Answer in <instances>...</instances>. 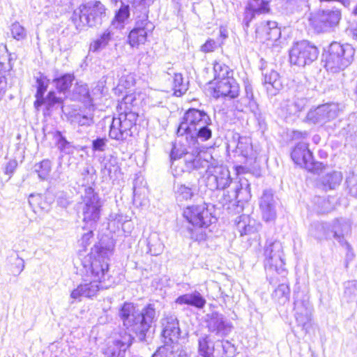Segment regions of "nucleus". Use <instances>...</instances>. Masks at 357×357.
<instances>
[{"mask_svg":"<svg viewBox=\"0 0 357 357\" xmlns=\"http://www.w3.org/2000/svg\"><path fill=\"white\" fill-rule=\"evenodd\" d=\"M48 83L49 80L42 75L36 79L37 92L36 94V100L34 102V105L37 108L43 104V95L47 90Z\"/></svg>","mask_w":357,"mask_h":357,"instance_id":"e433bc0d","label":"nucleus"},{"mask_svg":"<svg viewBox=\"0 0 357 357\" xmlns=\"http://www.w3.org/2000/svg\"><path fill=\"white\" fill-rule=\"evenodd\" d=\"M17 166V162L16 160H10L6 165L5 174L10 176L15 172Z\"/></svg>","mask_w":357,"mask_h":357,"instance_id":"680f3d73","label":"nucleus"},{"mask_svg":"<svg viewBox=\"0 0 357 357\" xmlns=\"http://www.w3.org/2000/svg\"><path fill=\"white\" fill-rule=\"evenodd\" d=\"M112 33L109 30L105 31L97 39L91 43L89 51L98 52L105 48L112 40Z\"/></svg>","mask_w":357,"mask_h":357,"instance_id":"72a5a7b5","label":"nucleus"},{"mask_svg":"<svg viewBox=\"0 0 357 357\" xmlns=\"http://www.w3.org/2000/svg\"><path fill=\"white\" fill-rule=\"evenodd\" d=\"M318 229L324 230L323 234H315L318 240L329 239L333 237L340 245L350 250V245L346 240V237L351 234V225L349 220L337 218L331 222L319 225Z\"/></svg>","mask_w":357,"mask_h":357,"instance_id":"6e6552de","label":"nucleus"},{"mask_svg":"<svg viewBox=\"0 0 357 357\" xmlns=\"http://www.w3.org/2000/svg\"><path fill=\"white\" fill-rule=\"evenodd\" d=\"M148 252L153 256L160 255L164 250V245L157 233H152L147 238Z\"/></svg>","mask_w":357,"mask_h":357,"instance_id":"473e14b6","label":"nucleus"},{"mask_svg":"<svg viewBox=\"0 0 357 357\" xmlns=\"http://www.w3.org/2000/svg\"><path fill=\"white\" fill-rule=\"evenodd\" d=\"M236 222V228L241 236L255 234L261 228V224L246 215H240Z\"/></svg>","mask_w":357,"mask_h":357,"instance_id":"cd10ccee","label":"nucleus"},{"mask_svg":"<svg viewBox=\"0 0 357 357\" xmlns=\"http://www.w3.org/2000/svg\"><path fill=\"white\" fill-rule=\"evenodd\" d=\"M354 54L355 50L349 44L331 43L326 59V70L333 73L344 70L351 63Z\"/></svg>","mask_w":357,"mask_h":357,"instance_id":"423d86ee","label":"nucleus"},{"mask_svg":"<svg viewBox=\"0 0 357 357\" xmlns=\"http://www.w3.org/2000/svg\"><path fill=\"white\" fill-rule=\"evenodd\" d=\"M75 98L86 103H90L91 98L90 97L88 86L85 84H77L73 90Z\"/></svg>","mask_w":357,"mask_h":357,"instance_id":"37998d69","label":"nucleus"},{"mask_svg":"<svg viewBox=\"0 0 357 357\" xmlns=\"http://www.w3.org/2000/svg\"><path fill=\"white\" fill-rule=\"evenodd\" d=\"M342 180L340 172L333 171L327 173L321 178V183L326 190H333L337 187Z\"/></svg>","mask_w":357,"mask_h":357,"instance_id":"2f4dec72","label":"nucleus"},{"mask_svg":"<svg viewBox=\"0 0 357 357\" xmlns=\"http://www.w3.org/2000/svg\"><path fill=\"white\" fill-rule=\"evenodd\" d=\"M112 250L111 245L105 247L101 244L94 245L91 254L82 261L87 278L101 282L105 280L109 270L108 260L112 254Z\"/></svg>","mask_w":357,"mask_h":357,"instance_id":"20e7f679","label":"nucleus"},{"mask_svg":"<svg viewBox=\"0 0 357 357\" xmlns=\"http://www.w3.org/2000/svg\"><path fill=\"white\" fill-rule=\"evenodd\" d=\"M317 48L309 42L303 40L295 43L289 51L291 63L298 66L310 64L317 59Z\"/></svg>","mask_w":357,"mask_h":357,"instance_id":"f8f14e48","label":"nucleus"},{"mask_svg":"<svg viewBox=\"0 0 357 357\" xmlns=\"http://www.w3.org/2000/svg\"><path fill=\"white\" fill-rule=\"evenodd\" d=\"M206 324L208 331L220 337L227 336L233 328L231 322L218 312L206 315Z\"/></svg>","mask_w":357,"mask_h":357,"instance_id":"f3484780","label":"nucleus"},{"mask_svg":"<svg viewBox=\"0 0 357 357\" xmlns=\"http://www.w3.org/2000/svg\"><path fill=\"white\" fill-rule=\"evenodd\" d=\"M264 268L267 274L284 275V254L282 244L278 241L268 240L264 247Z\"/></svg>","mask_w":357,"mask_h":357,"instance_id":"0eeeda50","label":"nucleus"},{"mask_svg":"<svg viewBox=\"0 0 357 357\" xmlns=\"http://www.w3.org/2000/svg\"><path fill=\"white\" fill-rule=\"evenodd\" d=\"M105 168L111 174L112 171L116 172L119 167L117 165V160L116 158L110 157V158L105 163Z\"/></svg>","mask_w":357,"mask_h":357,"instance_id":"13d9d810","label":"nucleus"},{"mask_svg":"<svg viewBox=\"0 0 357 357\" xmlns=\"http://www.w3.org/2000/svg\"><path fill=\"white\" fill-rule=\"evenodd\" d=\"M217 47V43L212 39H209L202 46V51L204 52H210L214 51Z\"/></svg>","mask_w":357,"mask_h":357,"instance_id":"bf43d9fd","label":"nucleus"},{"mask_svg":"<svg viewBox=\"0 0 357 357\" xmlns=\"http://www.w3.org/2000/svg\"><path fill=\"white\" fill-rule=\"evenodd\" d=\"M175 303L178 305H188L202 309L205 306L206 301L199 292L194 291L178 296Z\"/></svg>","mask_w":357,"mask_h":357,"instance_id":"c85d7f7f","label":"nucleus"},{"mask_svg":"<svg viewBox=\"0 0 357 357\" xmlns=\"http://www.w3.org/2000/svg\"><path fill=\"white\" fill-rule=\"evenodd\" d=\"M269 12L268 0H249L245 8L243 24L245 28H248L250 22L257 15Z\"/></svg>","mask_w":357,"mask_h":357,"instance_id":"5701e85b","label":"nucleus"},{"mask_svg":"<svg viewBox=\"0 0 357 357\" xmlns=\"http://www.w3.org/2000/svg\"><path fill=\"white\" fill-rule=\"evenodd\" d=\"M154 25L148 20L146 14L138 17L135 27L130 31L128 36L129 44L132 47H137L144 44L146 41L149 32H151Z\"/></svg>","mask_w":357,"mask_h":357,"instance_id":"dca6fc26","label":"nucleus"},{"mask_svg":"<svg viewBox=\"0 0 357 357\" xmlns=\"http://www.w3.org/2000/svg\"><path fill=\"white\" fill-rule=\"evenodd\" d=\"M314 203L317 205V211L319 213H328L334 209V198H325L317 197L314 199Z\"/></svg>","mask_w":357,"mask_h":357,"instance_id":"ea45409f","label":"nucleus"},{"mask_svg":"<svg viewBox=\"0 0 357 357\" xmlns=\"http://www.w3.org/2000/svg\"><path fill=\"white\" fill-rule=\"evenodd\" d=\"M213 96L215 98L225 97L234 99L238 96L240 88L234 77H227L215 83Z\"/></svg>","mask_w":357,"mask_h":357,"instance_id":"412c9836","label":"nucleus"},{"mask_svg":"<svg viewBox=\"0 0 357 357\" xmlns=\"http://www.w3.org/2000/svg\"><path fill=\"white\" fill-rule=\"evenodd\" d=\"M137 114L135 111L122 112L114 116L110 125L109 136L117 141H125L132 134L136 124Z\"/></svg>","mask_w":357,"mask_h":357,"instance_id":"9d476101","label":"nucleus"},{"mask_svg":"<svg viewBox=\"0 0 357 357\" xmlns=\"http://www.w3.org/2000/svg\"><path fill=\"white\" fill-rule=\"evenodd\" d=\"M255 32L258 38L265 40L276 41L281 36L277 22L269 20L261 22L258 24Z\"/></svg>","mask_w":357,"mask_h":357,"instance_id":"a878e982","label":"nucleus"},{"mask_svg":"<svg viewBox=\"0 0 357 357\" xmlns=\"http://www.w3.org/2000/svg\"><path fill=\"white\" fill-rule=\"evenodd\" d=\"M102 202L91 187L85 188L82 195V202L79 204L83 221L91 227L94 226L100 220Z\"/></svg>","mask_w":357,"mask_h":357,"instance_id":"9b49d317","label":"nucleus"},{"mask_svg":"<svg viewBox=\"0 0 357 357\" xmlns=\"http://www.w3.org/2000/svg\"><path fill=\"white\" fill-rule=\"evenodd\" d=\"M341 18V10L336 7L322 10L317 13L318 21L321 24V29L324 31L337 26Z\"/></svg>","mask_w":357,"mask_h":357,"instance_id":"b1692460","label":"nucleus"},{"mask_svg":"<svg viewBox=\"0 0 357 357\" xmlns=\"http://www.w3.org/2000/svg\"><path fill=\"white\" fill-rule=\"evenodd\" d=\"M172 355V352L169 351L165 347H160L158 350L153 355L152 357H171Z\"/></svg>","mask_w":357,"mask_h":357,"instance_id":"e2e57ef3","label":"nucleus"},{"mask_svg":"<svg viewBox=\"0 0 357 357\" xmlns=\"http://www.w3.org/2000/svg\"><path fill=\"white\" fill-rule=\"evenodd\" d=\"M214 80L216 82L223 80L227 77H233V73L229 68L223 63L215 61L213 64Z\"/></svg>","mask_w":357,"mask_h":357,"instance_id":"4c0bfd02","label":"nucleus"},{"mask_svg":"<svg viewBox=\"0 0 357 357\" xmlns=\"http://www.w3.org/2000/svg\"><path fill=\"white\" fill-rule=\"evenodd\" d=\"M105 10L100 1H90L74 10L71 19L76 29L81 31L86 26L100 24L102 18L105 16Z\"/></svg>","mask_w":357,"mask_h":357,"instance_id":"39448f33","label":"nucleus"},{"mask_svg":"<svg viewBox=\"0 0 357 357\" xmlns=\"http://www.w3.org/2000/svg\"><path fill=\"white\" fill-rule=\"evenodd\" d=\"M251 150L252 145L250 139L247 137H240L236 146V152L247 157Z\"/></svg>","mask_w":357,"mask_h":357,"instance_id":"de8ad7c7","label":"nucleus"},{"mask_svg":"<svg viewBox=\"0 0 357 357\" xmlns=\"http://www.w3.org/2000/svg\"><path fill=\"white\" fill-rule=\"evenodd\" d=\"M52 169L51 161L45 159L40 162L36 163L34 165V172L38 174V177L41 180H46L50 176Z\"/></svg>","mask_w":357,"mask_h":357,"instance_id":"58836bf2","label":"nucleus"},{"mask_svg":"<svg viewBox=\"0 0 357 357\" xmlns=\"http://www.w3.org/2000/svg\"><path fill=\"white\" fill-rule=\"evenodd\" d=\"M236 349L227 340L213 342L209 335H204L198 340V352L203 357H234Z\"/></svg>","mask_w":357,"mask_h":357,"instance_id":"1a4fd4ad","label":"nucleus"},{"mask_svg":"<svg viewBox=\"0 0 357 357\" xmlns=\"http://www.w3.org/2000/svg\"><path fill=\"white\" fill-rule=\"evenodd\" d=\"M74 76L71 74H66L63 76L54 79V82L56 89L59 91H66L72 85Z\"/></svg>","mask_w":357,"mask_h":357,"instance_id":"49530a36","label":"nucleus"},{"mask_svg":"<svg viewBox=\"0 0 357 357\" xmlns=\"http://www.w3.org/2000/svg\"><path fill=\"white\" fill-rule=\"evenodd\" d=\"M59 101L60 98L56 97L54 92L50 91L48 93L47 98L45 99L44 98L43 104H46L47 109H49L56 103L59 102Z\"/></svg>","mask_w":357,"mask_h":357,"instance_id":"6e6d98bb","label":"nucleus"},{"mask_svg":"<svg viewBox=\"0 0 357 357\" xmlns=\"http://www.w3.org/2000/svg\"><path fill=\"white\" fill-rule=\"evenodd\" d=\"M189 140L190 145L188 146L182 144H175L173 145L170 154V160L172 162L171 167L174 172V176H180L184 172L183 168L179 167L178 164H176V161L183 158L185 162V155L191 153L193 145L190 143V139H189Z\"/></svg>","mask_w":357,"mask_h":357,"instance_id":"393cba45","label":"nucleus"},{"mask_svg":"<svg viewBox=\"0 0 357 357\" xmlns=\"http://www.w3.org/2000/svg\"><path fill=\"white\" fill-rule=\"evenodd\" d=\"M235 198L240 202H248L251 198L250 183L245 178H241L235 189Z\"/></svg>","mask_w":357,"mask_h":357,"instance_id":"7c9ffc66","label":"nucleus"},{"mask_svg":"<svg viewBox=\"0 0 357 357\" xmlns=\"http://www.w3.org/2000/svg\"><path fill=\"white\" fill-rule=\"evenodd\" d=\"M305 105V100L304 99L291 102L287 105V112H289L290 115H295L303 109Z\"/></svg>","mask_w":357,"mask_h":357,"instance_id":"8fccbe9b","label":"nucleus"},{"mask_svg":"<svg viewBox=\"0 0 357 357\" xmlns=\"http://www.w3.org/2000/svg\"><path fill=\"white\" fill-rule=\"evenodd\" d=\"M162 336L170 342L177 341L180 335L178 321L175 315H167L162 319Z\"/></svg>","mask_w":357,"mask_h":357,"instance_id":"bb28decb","label":"nucleus"},{"mask_svg":"<svg viewBox=\"0 0 357 357\" xmlns=\"http://www.w3.org/2000/svg\"><path fill=\"white\" fill-rule=\"evenodd\" d=\"M106 138H97L92 142V149L95 151H105L107 148Z\"/></svg>","mask_w":357,"mask_h":357,"instance_id":"5fc2aeb1","label":"nucleus"},{"mask_svg":"<svg viewBox=\"0 0 357 357\" xmlns=\"http://www.w3.org/2000/svg\"><path fill=\"white\" fill-rule=\"evenodd\" d=\"M211 126V119L204 111L191 108L184 114L177 135H185L186 140L190 139V142L198 143V139L205 142L212 137Z\"/></svg>","mask_w":357,"mask_h":357,"instance_id":"f03ea898","label":"nucleus"},{"mask_svg":"<svg viewBox=\"0 0 357 357\" xmlns=\"http://www.w3.org/2000/svg\"><path fill=\"white\" fill-rule=\"evenodd\" d=\"M93 235V231H89L83 234L82 237L79 240V244L83 248L84 250H85L86 248L91 244V239L92 238Z\"/></svg>","mask_w":357,"mask_h":357,"instance_id":"4d7b16f0","label":"nucleus"},{"mask_svg":"<svg viewBox=\"0 0 357 357\" xmlns=\"http://www.w3.org/2000/svg\"><path fill=\"white\" fill-rule=\"evenodd\" d=\"M245 92H246V98L250 100L253 98V94L252 92V89L249 86H245Z\"/></svg>","mask_w":357,"mask_h":357,"instance_id":"69168bd1","label":"nucleus"},{"mask_svg":"<svg viewBox=\"0 0 357 357\" xmlns=\"http://www.w3.org/2000/svg\"><path fill=\"white\" fill-rule=\"evenodd\" d=\"M291 159L298 166L310 172L314 170L312 154L305 143H298L293 149L291 154Z\"/></svg>","mask_w":357,"mask_h":357,"instance_id":"6ab92c4d","label":"nucleus"},{"mask_svg":"<svg viewBox=\"0 0 357 357\" xmlns=\"http://www.w3.org/2000/svg\"><path fill=\"white\" fill-rule=\"evenodd\" d=\"M188 89V84L183 83V75L181 73H174L173 78L174 94L180 97L185 93Z\"/></svg>","mask_w":357,"mask_h":357,"instance_id":"a19ab883","label":"nucleus"},{"mask_svg":"<svg viewBox=\"0 0 357 357\" xmlns=\"http://www.w3.org/2000/svg\"><path fill=\"white\" fill-rule=\"evenodd\" d=\"M324 222H321V223H317L314 225V227L311 229V234L317 239V237L315 236L316 234H323L324 233V230H321L319 229H318V227L319 225H321V224H324Z\"/></svg>","mask_w":357,"mask_h":357,"instance_id":"0e129e2a","label":"nucleus"},{"mask_svg":"<svg viewBox=\"0 0 357 357\" xmlns=\"http://www.w3.org/2000/svg\"><path fill=\"white\" fill-rule=\"evenodd\" d=\"M195 186L192 184L185 185L178 183L174 184V191L176 201L183 202L192 199L195 193Z\"/></svg>","mask_w":357,"mask_h":357,"instance_id":"c756f323","label":"nucleus"},{"mask_svg":"<svg viewBox=\"0 0 357 357\" xmlns=\"http://www.w3.org/2000/svg\"><path fill=\"white\" fill-rule=\"evenodd\" d=\"M206 173V184L211 190H224L229 187L231 182L230 172L225 165L211 164Z\"/></svg>","mask_w":357,"mask_h":357,"instance_id":"ddd939ff","label":"nucleus"},{"mask_svg":"<svg viewBox=\"0 0 357 357\" xmlns=\"http://www.w3.org/2000/svg\"><path fill=\"white\" fill-rule=\"evenodd\" d=\"M183 216L195 227L188 229L189 237L199 242L206 240L205 229L216 220L205 204L188 206L183 211Z\"/></svg>","mask_w":357,"mask_h":357,"instance_id":"7ed1b4c3","label":"nucleus"},{"mask_svg":"<svg viewBox=\"0 0 357 357\" xmlns=\"http://www.w3.org/2000/svg\"><path fill=\"white\" fill-rule=\"evenodd\" d=\"M74 121L80 126H89L93 123L92 116L79 114L75 116Z\"/></svg>","mask_w":357,"mask_h":357,"instance_id":"864d4df0","label":"nucleus"},{"mask_svg":"<svg viewBox=\"0 0 357 357\" xmlns=\"http://www.w3.org/2000/svg\"><path fill=\"white\" fill-rule=\"evenodd\" d=\"M54 137L56 140V146L60 151L66 154L73 153V146L70 142L66 140L60 131H56Z\"/></svg>","mask_w":357,"mask_h":357,"instance_id":"a18cd8bd","label":"nucleus"},{"mask_svg":"<svg viewBox=\"0 0 357 357\" xmlns=\"http://www.w3.org/2000/svg\"><path fill=\"white\" fill-rule=\"evenodd\" d=\"M101 283L91 278L84 279L83 282L71 292L70 297L74 300H80L81 297L95 296L98 291L103 288Z\"/></svg>","mask_w":357,"mask_h":357,"instance_id":"4be33fe9","label":"nucleus"},{"mask_svg":"<svg viewBox=\"0 0 357 357\" xmlns=\"http://www.w3.org/2000/svg\"><path fill=\"white\" fill-rule=\"evenodd\" d=\"M344 107L337 102H328L311 109L307 114V119L313 123H325L336 119L343 111Z\"/></svg>","mask_w":357,"mask_h":357,"instance_id":"2eb2a0df","label":"nucleus"},{"mask_svg":"<svg viewBox=\"0 0 357 357\" xmlns=\"http://www.w3.org/2000/svg\"><path fill=\"white\" fill-rule=\"evenodd\" d=\"M193 145L191 153L185 155L184 162V172H191L193 171H201L210 167L211 165L207 159L203 158L200 155L199 143L190 142Z\"/></svg>","mask_w":357,"mask_h":357,"instance_id":"aec40b11","label":"nucleus"},{"mask_svg":"<svg viewBox=\"0 0 357 357\" xmlns=\"http://www.w3.org/2000/svg\"><path fill=\"white\" fill-rule=\"evenodd\" d=\"M286 4L291 9L300 11L307 8V0H285Z\"/></svg>","mask_w":357,"mask_h":357,"instance_id":"3c124183","label":"nucleus"},{"mask_svg":"<svg viewBox=\"0 0 357 357\" xmlns=\"http://www.w3.org/2000/svg\"><path fill=\"white\" fill-rule=\"evenodd\" d=\"M346 183L350 193L353 196L357 197V174L349 176L346 180Z\"/></svg>","mask_w":357,"mask_h":357,"instance_id":"603ef678","label":"nucleus"},{"mask_svg":"<svg viewBox=\"0 0 357 357\" xmlns=\"http://www.w3.org/2000/svg\"><path fill=\"white\" fill-rule=\"evenodd\" d=\"M277 200L271 190H265L260 198L259 208L262 219L266 222H273L277 217Z\"/></svg>","mask_w":357,"mask_h":357,"instance_id":"a211bd4d","label":"nucleus"},{"mask_svg":"<svg viewBox=\"0 0 357 357\" xmlns=\"http://www.w3.org/2000/svg\"><path fill=\"white\" fill-rule=\"evenodd\" d=\"M7 87V79L3 72L0 70V100L1 99L3 93Z\"/></svg>","mask_w":357,"mask_h":357,"instance_id":"052dcab7","label":"nucleus"},{"mask_svg":"<svg viewBox=\"0 0 357 357\" xmlns=\"http://www.w3.org/2000/svg\"><path fill=\"white\" fill-rule=\"evenodd\" d=\"M130 16L129 6L122 5L115 15L112 25L116 29L124 28L125 22Z\"/></svg>","mask_w":357,"mask_h":357,"instance_id":"c9c22d12","label":"nucleus"},{"mask_svg":"<svg viewBox=\"0 0 357 357\" xmlns=\"http://www.w3.org/2000/svg\"><path fill=\"white\" fill-rule=\"evenodd\" d=\"M178 357H189L185 351H181Z\"/></svg>","mask_w":357,"mask_h":357,"instance_id":"774afa93","label":"nucleus"},{"mask_svg":"<svg viewBox=\"0 0 357 357\" xmlns=\"http://www.w3.org/2000/svg\"><path fill=\"white\" fill-rule=\"evenodd\" d=\"M290 288L289 284L282 283L278 286L272 294V298L279 304L284 305L289 300Z\"/></svg>","mask_w":357,"mask_h":357,"instance_id":"f704fd0d","label":"nucleus"},{"mask_svg":"<svg viewBox=\"0 0 357 357\" xmlns=\"http://www.w3.org/2000/svg\"><path fill=\"white\" fill-rule=\"evenodd\" d=\"M264 84L268 85L273 89L279 90L282 86L280 80L279 74L271 70L270 72H266L264 74Z\"/></svg>","mask_w":357,"mask_h":357,"instance_id":"79ce46f5","label":"nucleus"},{"mask_svg":"<svg viewBox=\"0 0 357 357\" xmlns=\"http://www.w3.org/2000/svg\"><path fill=\"white\" fill-rule=\"evenodd\" d=\"M138 100L135 93L126 94L119 103L121 109L123 112L134 111L135 108L138 105Z\"/></svg>","mask_w":357,"mask_h":357,"instance_id":"c03bdc74","label":"nucleus"},{"mask_svg":"<svg viewBox=\"0 0 357 357\" xmlns=\"http://www.w3.org/2000/svg\"><path fill=\"white\" fill-rule=\"evenodd\" d=\"M119 315L123 326L128 332L120 333L112 340L109 341L103 350L105 357H125L126 350L130 347L135 333L140 340H144L146 332L156 320L154 305L149 304L139 311L132 303H125L121 307Z\"/></svg>","mask_w":357,"mask_h":357,"instance_id":"f257e3e1","label":"nucleus"},{"mask_svg":"<svg viewBox=\"0 0 357 357\" xmlns=\"http://www.w3.org/2000/svg\"><path fill=\"white\" fill-rule=\"evenodd\" d=\"M347 250V255H346V258H347V260H352L353 258H354V253L352 252V248L350 246V250H348V249H346Z\"/></svg>","mask_w":357,"mask_h":357,"instance_id":"338daca9","label":"nucleus"},{"mask_svg":"<svg viewBox=\"0 0 357 357\" xmlns=\"http://www.w3.org/2000/svg\"><path fill=\"white\" fill-rule=\"evenodd\" d=\"M10 32L13 38L17 40H24L27 36L26 29L18 22H15L11 24Z\"/></svg>","mask_w":357,"mask_h":357,"instance_id":"09e8293b","label":"nucleus"},{"mask_svg":"<svg viewBox=\"0 0 357 357\" xmlns=\"http://www.w3.org/2000/svg\"><path fill=\"white\" fill-rule=\"evenodd\" d=\"M296 321L305 333L311 328L312 307L309 298L303 293L297 292L294 294V307Z\"/></svg>","mask_w":357,"mask_h":357,"instance_id":"4468645a","label":"nucleus"}]
</instances>
